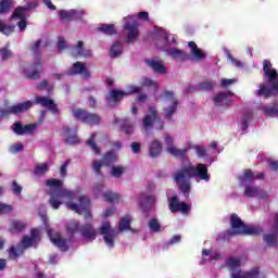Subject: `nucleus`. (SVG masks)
<instances>
[{
	"label": "nucleus",
	"mask_w": 278,
	"mask_h": 278,
	"mask_svg": "<svg viewBox=\"0 0 278 278\" xmlns=\"http://www.w3.org/2000/svg\"><path fill=\"white\" fill-rule=\"evenodd\" d=\"M263 71L265 77H267L268 81H275L278 79L277 70L273 68V63L268 60H264L263 62Z\"/></svg>",
	"instance_id": "obj_22"
},
{
	"label": "nucleus",
	"mask_w": 278,
	"mask_h": 278,
	"mask_svg": "<svg viewBox=\"0 0 278 278\" xmlns=\"http://www.w3.org/2000/svg\"><path fill=\"white\" fill-rule=\"evenodd\" d=\"M97 132H92L90 138L86 141V144L90 147V149L96 153V155H101V149L97 146Z\"/></svg>",
	"instance_id": "obj_39"
},
{
	"label": "nucleus",
	"mask_w": 278,
	"mask_h": 278,
	"mask_svg": "<svg viewBox=\"0 0 278 278\" xmlns=\"http://www.w3.org/2000/svg\"><path fill=\"white\" fill-rule=\"evenodd\" d=\"M116 160H118V157L116 156V152L110 150L103 155L102 163L104 164V166H112V164H114Z\"/></svg>",
	"instance_id": "obj_37"
},
{
	"label": "nucleus",
	"mask_w": 278,
	"mask_h": 278,
	"mask_svg": "<svg viewBox=\"0 0 278 278\" xmlns=\"http://www.w3.org/2000/svg\"><path fill=\"white\" fill-rule=\"evenodd\" d=\"M167 55H170L174 60H188L190 55L186 53L184 50H180L178 48H169L166 50Z\"/></svg>",
	"instance_id": "obj_29"
},
{
	"label": "nucleus",
	"mask_w": 278,
	"mask_h": 278,
	"mask_svg": "<svg viewBox=\"0 0 278 278\" xmlns=\"http://www.w3.org/2000/svg\"><path fill=\"white\" fill-rule=\"evenodd\" d=\"M67 75H81L83 79H90V71H88L86 64L79 61L72 65V67L67 71Z\"/></svg>",
	"instance_id": "obj_17"
},
{
	"label": "nucleus",
	"mask_w": 278,
	"mask_h": 278,
	"mask_svg": "<svg viewBox=\"0 0 278 278\" xmlns=\"http://www.w3.org/2000/svg\"><path fill=\"white\" fill-rule=\"evenodd\" d=\"M97 29L101 34H105V36H114L116 34V26L114 24H100Z\"/></svg>",
	"instance_id": "obj_38"
},
{
	"label": "nucleus",
	"mask_w": 278,
	"mask_h": 278,
	"mask_svg": "<svg viewBox=\"0 0 278 278\" xmlns=\"http://www.w3.org/2000/svg\"><path fill=\"white\" fill-rule=\"evenodd\" d=\"M103 199L106 203H116L121 200V195L118 193H114L112 191H105L103 193Z\"/></svg>",
	"instance_id": "obj_42"
},
{
	"label": "nucleus",
	"mask_w": 278,
	"mask_h": 278,
	"mask_svg": "<svg viewBox=\"0 0 278 278\" xmlns=\"http://www.w3.org/2000/svg\"><path fill=\"white\" fill-rule=\"evenodd\" d=\"M12 10V0H0V14H8Z\"/></svg>",
	"instance_id": "obj_47"
},
{
	"label": "nucleus",
	"mask_w": 278,
	"mask_h": 278,
	"mask_svg": "<svg viewBox=\"0 0 278 278\" xmlns=\"http://www.w3.org/2000/svg\"><path fill=\"white\" fill-rule=\"evenodd\" d=\"M14 212V206L11 204L0 203V215L12 214Z\"/></svg>",
	"instance_id": "obj_52"
},
{
	"label": "nucleus",
	"mask_w": 278,
	"mask_h": 278,
	"mask_svg": "<svg viewBox=\"0 0 278 278\" xmlns=\"http://www.w3.org/2000/svg\"><path fill=\"white\" fill-rule=\"evenodd\" d=\"M244 222H242V218L238 216V214L232 213L230 215V227L232 230H228V236L230 238H233V236H242V229H244Z\"/></svg>",
	"instance_id": "obj_10"
},
{
	"label": "nucleus",
	"mask_w": 278,
	"mask_h": 278,
	"mask_svg": "<svg viewBox=\"0 0 278 278\" xmlns=\"http://www.w3.org/2000/svg\"><path fill=\"white\" fill-rule=\"evenodd\" d=\"M42 45V40H37L30 46V51L33 56L35 58L34 63H26L23 66V72L25 73L27 79H40V72L42 71V59L40 58V46Z\"/></svg>",
	"instance_id": "obj_3"
},
{
	"label": "nucleus",
	"mask_w": 278,
	"mask_h": 278,
	"mask_svg": "<svg viewBox=\"0 0 278 278\" xmlns=\"http://www.w3.org/2000/svg\"><path fill=\"white\" fill-rule=\"evenodd\" d=\"M103 166H105V164H103V162H101L99 160L93 161L92 168H93L96 175H103V172H101V168H103Z\"/></svg>",
	"instance_id": "obj_54"
},
{
	"label": "nucleus",
	"mask_w": 278,
	"mask_h": 278,
	"mask_svg": "<svg viewBox=\"0 0 278 278\" xmlns=\"http://www.w3.org/2000/svg\"><path fill=\"white\" fill-rule=\"evenodd\" d=\"M38 242H40V230L38 228H33L30 230V237L25 236L22 239L23 249H31V247H38Z\"/></svg>",
	"instance_id": "obj_16"
},
{
	"label": "nucleus",
	"mask_w": 278,
	"mask_h": 278,
	"mask_svg": "<svg viewBox=\"0 0 278 278\" xmlns=\"http://www.w3.org/2000/svg\"><path fill=\"white\" fill-rule=\"evenodd\" d=\"M153 117L151 115H146L143 117V129H151L153 127Z\"/></svg>",
	"instance_id": "obj_58"
},
{
	"label": "nucleus",
	"mask_w": 278,
	"mask_h": 278,
	"mask_svg": "<svg viewBox=\"0 0 278 278\" xmlns=\"http://www.w3.org/2000/svg\"><path fill=\"white\" fill-rule=\"evenodd\" d=\"M194 149L199 157H205L207 155V149H205V147L195 146Z\"/></svg>",
	"instance_id": "obj_59"
},
{
	"label": "nucleus",
	"mask_w": 278,
	"mask_h": 278,
	"mask_svg": "<svg viewBox=\"0 0 278 278\" xmlns=\"http://www.w3.org/2000/svg\"><path fill=\"white\" fill-rule=\"evenodd\" d=\"M123 27L127 31L125 42L127 45H134L140 36V24L137 21L132 23L126 22Z\"/></svg>",
	"instance_id": "obj_7"
},
{
	"label": "nucleus",
	"mask_w": 278,
	"mask_h": 278,
	"mask_svg": "<svg viewBox=\"0 0 278 278\" xmlns=\"http://www.w3.org/2000/svg\"><path fill=\"white\" fill-rule=\"evenodd\" d=\"M119 131L126 134V136H131L134 134V124L128 118H124L119 122Z\"/></svg>",
	"instance_id": "obj_30"
},
{
	"label": "nucleus",
	"mask_w": 278,
	"mask_h": 278,
	"mask_svg": "<svg viewBox=\"0 0 278 278\" xmlns=\"http://www.w3.org/2000/svg\"><path fill=\"white\" fill-rule=\"evenodd\" d=\"M119 231H125L127 229H131V217L128 215L124 216L118 224Z\"/></svg>",
	"instance_id": "obj_44"
},
{
	"label": "nucleus",
	"mask_w": 278,
	"mask_h": 278,
	"mask_svg": "<svg viewBox=\"0 0 278 278\" xmlns=\"http://www.w3.org/2000/svg\"><path fill=\"white\" fill-rule=\"evenodd\" d=\"M262 233V228L260 226H249L245 224L241 230V236H260Z\"/></svg>",
	"instance_id": "obj_32"
},
{
	"label": "nucleus",
	"mask_w": 278,
	"mask_h": 278,
	"mask_svg": "<svg viewBox=\"0 0 278 278\" xmlns=\"http://www.w3.org/2000/svg\"><path fill=\"white\" fill-rule=\"evenodd\" d=\"M47 233H48L51 242L54 244V247L60 249L63 253H66V251H68V243H67L66 239L62 238V235L60 232H55L53 235V230L48 229Z\"/></svg>",
	"instance_id": "obj_15"
},
{
	"label": "nucleus",
	"mask_w": 278,
	"mask_h": 278,
	"mask_svg": "<svg viewBox=\"0 0 278 278\" xmlns=\"http://www.w3.org/2000/svg\"><path fill=\"white\" fill-rule=\"evenodd\" d=\"M163 97L173 101L169 108L163 109V112H165V118H167V121H170L173 118V114H175V112H177V108H179V102L175 100V92L173 91L165 90L163 92Z\"/></svg>",
	"instance_id": "obj_14"
},
{
	"label": "nucleus",
	"mask_w": 278,
	"mask_h": 278,
	"mask_svg": "<svg viewBox=\"0 0 278 278\" xmlns=\"http://www.w3.org/2000/svg\"><path fill=\"white\" fill-rule=\"evenodd\" d=\"M34 108V102L31 100L17 103L11 106L12 114H23V112H27Z\"/></svg>",
	"instance_id": "obj_25"
},
{
	"label": "nucleus",
	"mask_w": 278,
	"mask_h": 278,
	"mask_svg": "<svg viewBox=\"0 0 278 278\" xmlns=\"http://www.w3.org/2000/svg\"><path fill=\"white\" fill-rule=\"evenodd\" d=\"M226 265L228 267V270H230L231 275H233V273H242V270L240 269V260L238 258L226 260Z\"/></svg>",
	"instance_id": "obj_35"
},
{
	"label": "nucleus",
	"mask_w": 278,
	"mask_h": 278,
	"mask_svg": "<svg viewBox=\"0 0 278 278\" xmlns=\"http://www.w3.org/2000/svg\"><path fill=\"white\" fill-rule=\"evenodd\" d=\"M261 192H262V189H260V187H255L251 185L245 186V189H244V194L245 197H248V199H253L255 197H258Z\"/></svg>",
	"instance_id": "obj_40"
},
{
	"label": "nucleus",
	"mask_w": 278,
	"mask_h": 278,
	"mask_svg": "<svg viewBox=\"0 0 278 278\" xmlns=\"http://www.w3.org/2000/svg\"><path fill=\"white\" fill-rule=\"evenodd\" d=\"M47 172H49L48 163H42L35 166V175H45Z\"/></svg>",
	"instance_id": "obj_51"
},
{
	"label": "nucleus",
	"mask_w": 278,
	"mask_h": 278,
	"mask_svg": "<svg viewBox=\"0 0 278 278\" xmlns=\"http://www.w3.org/2000/svg\"><path fill=\"white\" fill-rule=\"evenodd\" d=\"M193 177H199V179H202L203 181H210L207 165L199 163L195 167L185 166L174 173V181L186 199L190 197V191L192 190V182L190 180Z\"/></svg>",
	"instance_id": "obj_1"
},
{
	"label": "nucleus",
	"mask_w": 278,
	"mask_h": 278,
	"mask_svg": "<svg viewBox=\"0 0 278 278\" xmlns=\"http://www.w3.org/2000/svg\"><path fill=\"white\" fill-rule=\"evenodd\" d=\"M9 253V260H18L21 255H23V250L22 249H16V247L12 245L8 250Z\"/></svg>",
	"instance_id": "obj_45"
},
{
	"label": "nucleus",
	"mask_w": 278,
	"mask_h": 278,
	"mask_svg": "<svg viewBox=\"0 0 278 278\" xmlns=\"http://www.w3.org/2000/svg\"><path fill=\"white\" fill-rule=\"evenodd\" d=\"M36 124H27L25 126H23V124H21V122H16L14 123V134H16L17 136H25V135H31L34 134V131H36Z\"/></svg>",
	"instance_id": "obj_19"
},
{
	"label": "nucleus",
	"mask_w": 278,
	"mask_h": 278,
	"mask_svg": "<svg viewBox=\"0 0 278 278\" xmlns=\"http://www.w3.org/2000/svg\"><path fill=\"white\" fill-rule=\"evenodd\" d=\"M59 18L60 21H81L84 18V11H77L75 9H72L70 11L67 10H60L59 11Z\"/></svg>",
	"instance_id": "obj_18"
},
{
	"label": "nucleus",
	"mask_w": 278,
	"mask_h": 278,
	"mask_svg": "<svg viewBox=\"0 0 278 278\" xmlns=\"http://www.w3.org/2000/svg\"><path fill=\"white\" fill-rule=\"evenodd\" d=\"M81 226L79 222L73 220L66 225V231L70 238H75V233L80 232Z\"/></svg>",
	"instance_id": "obj_33"
},
{
	"label": "nucleus",
	"mask_w": 278,
	"mask_h": 278,
	"mask_svg": "<svg viewBox=\"0 0 278 278\" xmlns=\"http://www.w3.org/2000/svg\"><path fill=\"white\" fill-rule=\"evenodd\" d=\"M114 238H116L115 230H111L110 233L104 235V242L110 247V249H113L114 247Z\"/></svg>",
	"instance_id": "obj_48"
},
{
	"label": "nucleus",
	"mask_w": 278,
	"mask_h": 278,
	"mask_svg": "<svg viewBox=\"0 0 278 278\" xmlns=\"http://www.w3.org/2000/svg\"><path fill=\"white\" fill-rule=\"evenodd\" d=\"M35 103H37V105H41V108H46L47 110H49L51 114H60V109L58 108L55 101L47 96L36 97Z\"/></svg>",
	"instance_id": "obj_13"
},
{
	"label": "nucleus",
	"mask_w": 278,
	"mask_h": 278,
	"mask_svg": "<svg viewBox=\"0 0 278 278\" xmlns=\"http://www.w3.org/2000/svg\"><path fill=\"white\" fill-rule=\"evenodd\" d=\"M80 236L86 240H97V230L92 227V224H85L80 226Z\"/></svg>",
	"instance_id": "obj_23"
},
{
	"label": "nucleus",
	"mask_w": 278,
	"mask_h": 278,
	"mask_svg": "<svg viewBox=\"0 0 278 278\" xmlns=\"http://www.w3.org/2000/svg\"><path fill=\"white\" fill-rule=\"evenodd\" d=\"M168 208L172 212V214H177V212H181V214H188V212L192 210V206H190L186 202H180L178 195H173L168 200Z\"/></svg>",
	"instance_id": "obj_8"
},
{
	"label": "nucleus",
	"mask_w": 278,
	"mask_h": 278,
	"mask_svg": "<svg viewBox=\"0 0 278 278\" xmlns=\"http://www.w3.org/2000/svg\"><path fill=\"white\" fill-rule=\"evenodd\" d=\"M65 144L68 146H75L79 144V137H77V134L74 132L72 136H67L66 139L64 140Z\"/></svg>",
	"instance_id": "obj_53"
},
{
	"label": "nucleus",
	"mask_w": 278,
	"mask_h": 278,
	"mask_svg": "<svg viewBox=\"0 0 278 278\" xmlns=\"http://www.w3.org/2000/svg\"><path fill=\"white\" fill-rule=\"evenodd\" d=\"M270 85L261 84L257 94L264 97V99H270L278 94V80L269 81Z\"/></svg>",
	"instance_id": "obj_11"
},
{
	"label": "nucleus",
	"mask_w": 278,
	"mask_h": 278,
	"mask_svg": "<svg viewBox=\"0 0 278 278\" xmlns=\"http://www.w3.org/2000/svg\"><path fill=\"white\" fill-rule=\"evenodd\" d=\"M191 53L195 58V60H205V52H203L199 48L195 49V51H191Z\"/></svg>",
	"instance_id": "obj_63"
},
{
	"label": "nucleus",
	"mask_w": 278,
	"mask_h": 278,
	"mask_svg": "<svg viewBox=\"0 0 278 278\" xmlns=\"http://www.w3.org/2000/svg\"><path fill=\"white\" fill-rule=\"evenodd\" d=\"M162 142L160 140L154 139L149 146V155L154 159L162 154Z\"/></svg>",
	"instance_id": "obj_27"
},
{
	"label": "nucleus",
	"mask_w": 278,
	"mask_h": 278,
	"mask_svg": "<svg viewBox=\"0 0 278 278\" xmlns=\"http://www.w3.org/2000/svg\"><path fill=\"white\" fill-rule=\"evenodd\" d=\"M231 278H260V267H254L249 271L232 273Z\"/></svg>",
	"instance_id": "obj_28"
},
{
	"label": "nucleus",
	"mask_w": 278,
	"mask_h": 278,
	"mask_svg": "<svg viewBox=\"0 0 278 278\" xmlns=\"http://www.w3.org/2000/svg\"><path fill=\"white\" fill-rule=\"evenodd\" d=\"M124 173H125V167H123V166H113L111 168V175H112V177H115L116 179L123 177Z\"/></svg>",
	"instance_id": "obj_50"
},
{
	"label": "nucleus",
	"mask_w": 278,
	"mask_h": 278,
	"mask_svg": "<svg viewBox=\"0 0 278 278\" xmlns=\"http://www.w3.org/2000/svg\"><path fill=\"white\" fill-rule=\"evenodd\" d=\"M149 227L151 231L157 232L160 229H162V225H160V222H157L156 218H152L149 223Z\"/></svg>",
	"instance_id": "obj_56"
},
{
	"label": "nucleus",
	"mask_w": 278,
	"mask_h": 278,
	"mask_svg": "<svg viewBox=\"0 0 278 278\" xmlns=\"http://www.w3.org/2000/svg\"><path fill=\"white\" fill-rule=\"evenodd\" d=\"M251 121H253V116H251L250 114L243 115V118L241 121V127L243 130L249 129V123H251Z\"/></svg>",
	"instance_id": "obj_57"
},
{
	"label": "nucleus",
	"mask_w": 278,
	"mask_h": 278,
	"mask_svg": "<svg viewBox=\"0 0 278 278\" xmlns=\"http://www.w3.org/2000/svg\"><path fill=\"white\" fill-rule=\"evenodd\" d=\"M266 174L264 173H254L251 169H245L242 175L238 176V180L241 186H247V184H251L252 181H255L256 179H265Z\"/></svg>",
	"instance_id": "obj_12"
},
{
	"label": "nucleus",
	"mask_w": 278,
	"mask_h": 278,
	"mask_svg": "<svg viewBox=\"0 0 278 278\" xmlns=\"http://www.w3.org/2000/svg\"><path fill=\"white\" fill-rule=\"evenodd\" d=\"M144 63L149 68H151L154 73H157L159 75H166L167 70L162 62L153 60V59H144Z\"/></svg>",
	"instance_id": "obj_21"
},
{
	"label": "nucleus",
	"mask_w": 278,
	"mask_h": 278,
	"mask_svg": "<svg viewBox=\"0 0 278 278\" xmlns=\"http://www.w3.org/2000/svg\"><path fill=\"white\" fill-rule=\"evenodd\" d=\"M0 55H1L2 62L10 60V58H12V50H10V46H5V47L1 48Z\"/></svg>",
	"instance_id": "obj_49"
},
{
	"label": "nucleus",
	"mask_w": 278,
	"mask_h": 278,
	"mask_svg": "<svg viewBox=\"0 0 278 278\" xmlns=\"http://www.w3.org/2000/svg\"><path fill=\"white\" fill-rule=\"evenodd\" d=\"M139 92H142V87L136 85L128 86L127 94H138Z\"/></svg>",
	"instance_id": "obj_62"
},
{
	"label": "nucleus",
	"mask_w": 278,
	"mask_h": 278,
	"mask_svg": "<svg viewBox=\"0 0 278 278\" xmlns=\"http://www.w3.org/2000/svg\"><path fill=\"white\" fill-rule=\"evenodd\" d=\"M67 210L76 212V214H84L85 220H92V212H90V199L86 195L79 198V205L73 202L66 203Z\"/></svg>",
	"instance_id": "obj_6"
},
{
	"label": "nucleus",
	"mask_w": 278,
	"mask_h": 278,
	"mask_svg": "<svg viewBox=\"0 0 278 278\" xmlns=\"http://www.w3.org/2000/svg\"><path fill=\"white\" fill-rule=\"evenodd\" d=\"M198 90H204V92H210L214 90V81L204 80L198 85Z\"/></svg>",
	"instance_id": "obj_46"
},
{
	"label": "nucleus",
	"mask_w": 278,
	"mask_h": 278,
	"mask_svg": "<svg viewBox=\"0 0 278 278\" xmlns=\"http://www.w3.org/2000/svg\"><path fill=\"white\" fill-rule=\"evenodd\" d=\"M109 54L112 59L119 58L123 54V43L115 41L109 50Z\"/></svg>",
	"instance_id": "obj_36"
},
{
	"label": "nucleus",
	"mask_w": 278,
	"mask_h": 278,
	"mask_svg": "<svg viewBox=\"0 0 278 278\" xmlns=\"http://www.w3.org/2000/svg\"><path fill=\"white\" fill-rule=\"evenodd\" d=\"M266 114H268L269 116H278V108L277 106L267 108Z\"/></svg>",
	"instance_id": "obj_64"
},
{
	"label": "nucleus",
	"mask_w": 278,
	"mask_h": 278,
	"mask_svg": "<svg viewBox=\"0 0 278 278\" xmlns=\"http://www.w3.org/2000/svg\"><path fill=\"white\" fill-rule=\"evenodd\" d=\"M153 203H155V195L146 193L139 194V207L142 212H149Z\"/></svg>",
	"instance_id": "obj_20"
},
{
	"label": "nucleus",
	"mask_w": 278,
	"mask_h": 278,
	"mask_svg": "<svg viewBox=\"0 0 278 278\" xmlns=\"http://www.w3.org/2000/svg\"><path fill=\"white\" fill-rule=\"evenodd\" d=\"M12 192L13 194H21L23 192V187L16 180L12 181Z\"/></svg>",
	"instance_id": "obj_61"
},
{
	"label": "nucleus",
	"mask_w": 278,
	"mask_h": 278,
	"mask_svg": "<svg viewBox=\"0 0 278 278\" xmlns=\"http://www.w3.org/2000/svg\"><path fill=\"white\" fill-rule=\"evenodd\" d=\"M46 186L49 188L46 190V194L50 197L49 203L53 210H60L62 199H67V201L75 199V192L73 190L62 188L64 181L61 179H48L46 180Z\"/></svg>",
	"instance_id": "obj_2"
},
{
	"label": "nucleus",
	"mask_w": 278,
	"mask_h": 278,
	"mask_svg": "<svg viewBox=\"0 0 278 278\" xmlns=\"http://www.w3.org/2000/svg\"><path fill=\"white\" fill-rule=\"evenodd\" d=\"M15 25H7L3 21L0 20V34H4V36H10L14 34Z\"/></svg>",
	"instance_id": "obj_43"
},
{
	"label": "nucleus",
	"mask_w": 278,
	"mask_h": 278,
	"mask_svg": "<svg viewBox=\"0 0 278 278\" xmlns=\"http://www.w3.org/2000/svg\"><path fill=\"white\" fill-rule=\"evenodd\" d=\"M263 240L267 247L277 248L278 247V236L277 232L263 235Z\"/></svg>",
	"instance_id": "obj_31"
},
{
	"label": "nucleus",
	"mask_w": 278,
	"mask_h": 278,
	"mask_svg": "<svg viewBox=\"0 0 278 278\" xmlns=\"http://www.w3.org/2000/svg\"><path fill=\"white\" fill-rule=\"evenodd\" d=\"M125 97H129V93L124 90L112 89L105 98L106 105L109 108H116Z\"/></svg>",
	"instance_id": "obj_9"
},
{
	"label": "nucleus",
	"mask_w": 278,
	"mask_h": 278,
	"mask_svg": "<svg viewBox=\"0 0 278 278\" xmlns=\"http://www.w3.org/2000/svg\"><path fill=\"white\" fill-rule=\"evenodd\" d=\"M141 87H142V88L155 87V81L152 80L151 78H142V80H141Z\"/></svg>",
	"instance_id": "obj_60"
},
{
	"label": "nucleus",
	"mask_w": 278,
	"mask_h": 278,
	"mask_svg": "<svg viewBox=\"0 0 278 278\" xmlns=\"http://www.w3.org/2000/svg\"><path fill=\"white\" fill-rule=\"evenodd\" d=\"M167 153L169 155H173L174 157L184 160L186 157V154L188 153V149H178L177 147L166 148Z\"/></svg>",
	"instance_id": "obj_34"
},
{
	"label": "nucleus",
	"mask_w": 278,
	"mask_h": 278,
	"mask_svg": "<svg viewBox=\"0 0 278 278\" xmlns=\"http://www.w3.org/2000/svg\"><path fill=\"white\" fill-rule=\"evenodd\" d=\"M232 94L233 92L231 91L218 92L213 97V102L215 103V105H217V108H220L223 103L229 102V98H231Z\"/></svg>",
	"instance_id": "obj_26"
},
{
	"label": "nucleus",
	"mask_w": 278,
	"mask_h": 278,
	"mask_svg": "<svg viewBox=\"0 0 278 278\" xmlns=\"http://www.w3.org/2000/svg\"><path fill=\"white\" fill-rule=\"evenodd\" d=\"M72 116L75 118V121H78V123L89 125L90 127L101 125V116H99L97 113L88 111V109L73 108Z\"/></svg>",
	"instance_id": "obj_4"
},
{
	"label": "nucleus",
	"mask_w": 278,
	"mask_h": 278,
	"mask_svg": "<svg viewBox=\"0 0 278 278\" xmlns=\"http://www.w3.org/2000/svg\"><path fill=\"white\" fill-rule=\"evenodd\" d=\"M90 55H92V52L84 49V41H78L77 46L73 47V58H90Z\"/></svg>",
	"instance_id": "obj_24"
},
{
	"label": "nucleus",
	"mask_w": 278,
	"mask_h": 278,
	"mask_svg": "<svg viewBox=\"0 0 278 278\" xmlns=\"http://www.w3.org/2000/svg\"><path fill=\"white\" fill-rule=\"evenodd\" d=\"M38 8V2H28L25 7H17L13 11L11 18L17 22V27L20 31H25L27 29V12L30 10H36Z\"/></svg>",
	"instance_id": "obj_5"
},
{
	"label": "nucleus",
	"mask_w": 278,
	"mask_h": 278,
	"mask_svg": "<svg viewBox=\"0 0 278 278\" xmlns=\"http://www.w3.org/2000/svg\"><path fill=\"white\" fill-rule=\"evenodd\" d=\"M25 227H27V224L21 220H13L11 222L10 231L11 233H21V231H24Z\"/></svg>",
	"instance_id": "obj_41"
},
{
	"label": "nucleus",
	"mask_w": 278,
	"mask_h": 278,
	"mask_svg": "<svg viewBox=\"0 0 278 278\" xmlns=\"http://www.w3.org/2000/svg\"><path fill=\"white\" fill-rule=\"evenodd\" d=\"M71 164V159H67L60 167V176L61 177H66V175H68V165Z\"/></svg>",
	"instance_id": "obj_55"
}]
</instances>
